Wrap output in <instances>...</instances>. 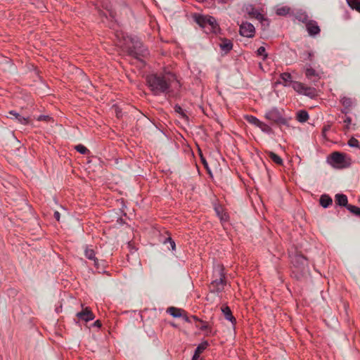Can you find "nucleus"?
Here are the masks:
<instances>
[{
    "label": "nucleus",
    "instance_id": "1",
    "mask_svg": "<svg viewBox=\"0 0 360 360\" xmlns=\"http://www.w3.org/2000/svg\"><path fill=\"white\" fill-rule=\"evenodd\" d=\"M176 79V76L172 73L166 75L153 74L148 75L146 77L147 84L154 95L169 93L171 83Z\"/></svg>",
    "mask_w": 360,
    "mask_h": 360
},
{
    "label": "nucleus",
    "instance_id": "2",
    "mask_svg": "<svg viewBox=\"0 0 360 360\" xmlns=\"http://www.w3.org/2000/svg\"><path fill=\"white\" fill-rule=\"evenodd\" d=\"M291 262L292 264V276L297 280H302L307 277L309 274V269L307 259L301 253L297 251L293 253L292 252Z\"/></svg>",
    "mask_w": 360,
    "mask_h": 360
},
{
    "label": "nucleus",
    "instance_id": "3",
    "mask_svg": "<svg viewBox=\"0 0 360 360\" xmlns=\"http://www.w3.org/2000/svg\"><path fill=\"white\" fill-rule=\"evenodd\" d=\"M124 49L128 56L141 60V57H145L148 54L147 49L137 37H127L124 38Z\"/></svg>",
    "mask_w": 360,
    "mask_h": 360
},
{
    "label": "nucleus",
    "instance_id": "4",
    "mask_svg": "<svg viewBox=\"0 0 360 360\" xmlns=\"http://www.w3.org/2000/svg\"><path fill=\"white\" fill-rule=\"evenodd\" d=\"M328 162L333 167L338 168H343L349 165L346 154L338 151L332 153L328 158Z\"/></svg>",
    "mask_w": 360,
    "mask_h": 360
},
{
    "label": "nucleus",
    "instance_id": "5",
    "mask_svg": "<svg viewBox=\"0 0 360 360\" xmlns=\"http://www.w3.org/2000/svg\"><path fill=\"white\" fill-rule=\"evenodd\" d=\"M217 267L219 270V279L213 281L210 284V288H212V291L221 292L224 290V286L226 283L224 266L222 264H218Z\"/></svg>",
    "mask_w": 360,
    "mask_h": 360
},
{
    "label": "nucleus",
    "instance_id": "6",
    "mask_svg": "<svg viewBox=\"0 0 360 360\" xmlns=\"http://www.w3.org/2000/svg\"><path fill=\"white\" fill-rule=\"evenodd\" d=\"M265 118L277 124H287V120L283 117L281 112L276 108L267 112L265 115Z\"/></svg>",
    "mask_w": 360,
    "mask_h": 360
},
{
    "label": "nucleus",
    "instance_id": "7",
    "mask_svg": "<svg viewBox=\"0 0 360 360\" xmlns=\"http://www.w3.org/2000/svg\"><path fill=\"white\" fill-rule=\"evenodd\" d=\"M243 11H245L250 18H255L263 23L264 21H268L258 11L255 10L252 4H248L244 6Z\"/></svg>",
    "mask_w": 360,
    "mask_h": 360
},
{
    "label": "nucleus",
    "instance_id": "8",
    "mask_svg": "<svg viewBox=\"0 0 360 360\" xmlns=\"http://www.w3.org/2000/svg\"><path fill=\"white\" fill-rule=\"evenodd\" d=\"M239 32L243 37L251 38L254 37L255 29L251 23L246 22L240 25Z\"/></svg>",
    "mask_w": 360,
    "mask_h": 360
},
{
    "label": "nucleus",
    "instance_id": "9",
    "mask_svg": "<svg viewBox=\"0 0 360 360\" xmlns=\"http://www.w3.org/2000/svg\"><path fill=\"white\" fill-rule=\"evenodd\" d=\"M76 316L78 319L86 322L94 319V315L89 307L83 308Z\"/></svg>",
    "mask_w": 360,
    "mask_h": 360
},
{
    "label": "nucleus",
    "instance_id": "10",
    "mask_svg": "<svg viewBox=\"0 0 360 360\" xmlns=\"http://www.w3.org/2000/svg\"><path fill=\"white\" fill-rule=\"evenodd\" d=\"M335 202L337 205L340 207H345L347 210L348 206H351V205L348 204L347 197L345 194H336L335 196Z\"/></svg>",
    "mask_w": 360,
    "mask_h": 360
},
{
    "label": "nucleus",
    "instance_id": "11",
    "mask_svg": "<svg viewBox=\"0 0 360 360\" xmlns=\"http://www.w3.org/2000/svg\"><path fill=\"white\" fill-rule=\"evenodd\" d=\"M307 29L311 36H314L320 32V28L317 23L313 20L307 22Z\"/></svg>",
    "mask_w": 360,
    "mask_h": 360
},
{
    "label": "nucleus",
    "instance_id": "12",
    "mask_svg": "<svg viewBox=\"0 0 360 360\" xmlns=\"http://www.w3.org/2000/svg\"><path fill=\"white\" fill-rule=\"evenodd\" d=\"M222 313L224 315V317L226 320L230 321L232 323H236V319L233 316L232 312L229 307L226 305H223L221 308Z\"/></svg>",
    "mask_w": 360,
    "mask_h": 360
},
{
    "label": "nucleus",
    "instance_id": "13",
    "mask_svg": "<svg viewBox=\"0 0 360 360\" xmlns=\"http://www.w3.org/2000/svg\"><path fill=\"white\" fill-rule=\"evenodd\" d=\"M195 22L198 24L201 27H205L207 25V15L195 13L193 15Z\"/></svg>",
    "mask_w": 360,
    "mask_h": 360
},
{
    "label": "nucleus",
    "instance_id": "14",
    "mask_svg": "<svg viewBox=\"0 0 360 360\" xmlns=\"http://www.w3.org/2000/svg\"><path fill=\"white\" fill-rule=\"evenodd\" d=\"M219 46L222 51H224L225 53H228L232 49L233 43L230 39H223L219 44Z\"/></svg>",
    "mask_w": 360,
    "mask_h": 360
},
{
    "label": "nucleus",
    "instance_id": "15",
    "mask_svg": "<svg viewBox=\"0 0 360 360\" xmlns=\"http://www.w3.org/2000/svg\"><path fill=\"white\" fill-rule=\"evenodd\" d=\"M167 312L172 315L173 317L178 318L182 316L183 313H184L185 311L182 309L170 307L167 308Z\"/></svg>",
    "mask_w": 360,
    "mask_h": 360
},
{
    "label": "nucleus",
    "instance_id": "16",
    "mask_svg": "<svg viewBox=\"0 0 360 360\" xmlns=\"http://www.w3.org/2000/svg\"><path fill=\"white\" fill-rule=\"evenodd\" d=\"M319 202L322 207L326 208L328 207L329 205H332L333 200L329 195L323 194L320 197Z\"/></svg>",
    "mask_w": 360,
    "mask_h": 360
},
{
    "label": "nucleus",
    "instance_id": "17",
    "mask_svg": "<svg viewBox=\"0 0 360 360\" xmlns=\"http://www.w3.org/2000/svg\"><path fill=\"white\" fill-rule=\"evenodd\" d=\"M85 256L91 260H94L95 266L98 265V259L95 257V252L94 250L89 248L88 247L86 248L84 250Z\"/></svg>",
    "mask_w": 360,
    "mask_h": 360
},
{
    "label": "nucleus",
    "instance_id": "18",
    "mask_svg": "<svg viewBox=\"0 0 360 360\" xmlns=\"http://www.w3.org/2000/svg\"><path fill=\"white\" fill-rule=\"evenodd\" d=\"M269 158L276 164L278 165H283V160L272 151H266Z\"/></svg>",
    "mask_w": 360,
    "mask_h": 360
},
{
    "label": "nucleus",
    "instance_id": "19",
    "mask_svg": "<svg viewBox=\"0 0 360 360\" xmlns=\"http://www.w3.org/2000/svg\"><path fill=\"white\" fill-rule=\"evenodd\" d=\"M207 25L210 26V31L215 32L216 29H219V25L214 17L207 15Z\"/></svg>",
    "mask_w": 360,
    "mask_h": 360
},
{
    "label": "nucleus",
    "instance_id": "20",
    "mask_svg": "<svg viewBox=\"0 0 360 360\" xmlns=\"http://www.w3.org/2000/svg\"><path fill=\"white\" fill-rule=\"evenodd\" d=\"M290 84L292 85V87L294 89V90H295L298 93L302 94L303 90L305 87V86L302 83L295 81H290Z\"/></svg>",
    "mask_w": 360,
    "mask_h": 360
},
{
    "label": "nucleus",
    "instance_id": "21",
    "mask_svg": "<svg viewBox=\"0 0 360 360\" xmlns=\"http://www.w3.org/2000/svg\"><path fill=\"white\" fill-rule=\"evenodd\" d=\"M297 119L300 122H304L309 119V115L305 110H300L297 114Z\"/></svg>",
    "mask_w": 360,
    "mask_h": 360
},
{
    "label": "nucleus",
    "instance_id": "22",
    "mask_svg": "<svg viewBox=\"0 0 360 360\" xmlns=\"http://www.w3.org/2000/svg\"><path fill=\"white\" fill-rule=\"evenodd\" d=\"M9 114L15 116V117L18 120V122L22 124H27L28 123L27 118L22 117L20 114L15 112L13 110L10 111Z\"/></svg>",
    "mask_w": 360,
    "mask_h": 360
},
{
    "label": "nucleus",
    "instance_id": "23",
    "mask_svg": "<svg viewBox=\"0 0 360 360\" xmlns=\"http://www.w3.org/2000/svg\"><path fill=\"white\" fill-rule=\"evenodd\" d=\"M340 101L345 109H349V108H351L354 103L353 100L351 98L345 96H344Z\"/></svg>",
    "mask_w": 360,
    "mask_h": 360
},
{
    "label": "nucleus",
    "instance_id": "24",
    "mask_svg": "<svg viewBox=\"0 0 360 360\" xmlns=\"http://www.w3.org/2000/svg\"><path fill=\"white\" fill-rule=\"evenodd\" d=\"M302 94L307 96H309L311 98H314L316 95V89L314 88L309 87V86H306L303 90Z\"/></svg>",
    "mask_w": 360,
    "mask_h": 360
},
{
    "label": "nucleus",
    "instance_id": "25",
    "mask_svg": "<svg viewBox=\"0 0 360 360\" xmlns=\"http://www.w3.org/2000/svg\"><path fill=\"white\" fill-rule=\"evenodd\" d=\"M351 8L360 13V0H347Z\"/></svg>",
    "mask_w": 360,
    "mask_h": 360
},
{
    "label": "nucleus",
    "instance_id": "26",
    "mask_svg": "<svg viewBox=\"0 0 360 360\" xmlns=\"http://www.w3.org/2000/svg\"><path fill=\"white\" fill-rule=\"evenodd\" d=\"M245 120L249 122V123H251L252 124H255L256 126H259V123H260V120H259L257 117H254V116H252V115H246L245 117Z\"/></svg>",
    "mask_w": 360,
    "mask_h": 360
},
{
    "label": "nucleus",
    "instance_id": "27",
    "mask_svg": "<svg viewBox=\"0 0 360 360\" xmlns=\"http://www.w3.org/2000/svg\"><path fill=\"white\" fill-rule=\"evenodd\" d=\"M208 345V342L207 341H204L197 347L195 352L200 354L204 352V350L207 347Z\"/></svg>",
    "mask_w": 360,
    "mask_h": 360
},
{
    "label": "nucleus",
    "instance_id": "28",
    "mask_svg": "<svg viewBox=\"0 0 360 360\" xmlns=\"http://www.w3.org/2000/svg\"><path fill=\"white\" fill-rule=\"evenodd\" d=\"M348 210L353 214L360 217V207L351 205V206H348Z\"/></svg>",
    "mask_w": 360,
    "mask_h": 360
},
{
    "label": "nucleus",
    "instance_id": "29",
    "mask_svg": "<svg viewBox=\"0 0 360 360\" xmlns=\"http://www.w3.org/2000/svg\"><path fill=\"white\" fill-rule=\"evenodd\" d=\"M280 77H281V79H282L283 80V82L285 83H287L288 82H289L290 83V81H292L291 79H292V76L288 72H283V73L281 74L280 75ZM285 85L286 86L288 84H285Z\"/></svg>",
    "mask_w": 360,
    "mask_h": 360
},
{
    "label": "nucleus",
    "instance_id": "30",
    "mask_svg": "<svg viewBox=\"0 0 360 360\" xmlns=\"http://www.w3.org/2000/svg\"><path fill=\"white\" fill-rule=\"evenodd\" d=\"M258 127H259L264 132L269 134L272 133V129L269 125L262 122H260Z\"/></svg>",
    "mask_w": 360,
    "mask_h": 360
},
{
    "label": "nucleus",
    "instance_id": "31",
    "mask_svg": "<svg viewBox=\"0 0 360 360\" xmlns=\"http://www.w3.org/2000/svg\"><path fill=\"white\" fill-rule=\"evenodd\" d=\"M75 148L76 149V150L79 153H80L81 154H87L89 153V150L83 145L82 144H79L77 146H76L75 147Z\"/></svg>",
    "mask_w": 360,
    "mask_h": 360
},
{
    "label": "nucleus",
    "instance_id": "32",
    "mask_svg": "<svg viewBox=\"0 0 360 360\" xmlns=\"http://www.w3.org/2000/svg\"><path fill=\"white\" fill-rule=\"evenodd\" d=\"M348 145L350 146V147H356V148H358L360 149V145H359V141L354 138V137H352L349 141H348Z\"/></svg>",
    "mask_w": 360,
    "mask_h": 360
},
{
    "label": "nucleus",
    "instance_id": "33",
    "mask_svg": "<svg viewBox=\"0 0 360 360\" xmlns=\"http://www.w3.org/2000/svg\"><path fill=\"white\" fill-rule=\"evenodd\" d=\"M305 74L308 78H311L312 77L317 76L316 70L311 68H307Z\"/></svg>",
    "mask_w": 360,
    "mask_h": 360
},
{
    "label": "nucleus",
    "instance_id": "34",
    "mask_svg": "<svg viewBox=\"0 0 360 360\" xmlns=\"http://www.w3.org/2000/svg\"><path fill=\"white\" fill-rule=\"evenodd\" d=\"M174 110L176 112L180 114L183 118L186 119V120H188V116L184 112V111L180 105H176L174 106Z\"/></svg>",
    "mask_w": 360,
    "mask_h": 360
},
{
    "label": "nucleus",
    "instance_id": "35",
    "mask_svg": "<svg viewBox=\"0 0 360 360\" xmlns=\"http://www.w3.org/2000/svg\"><path fill=\"white\" fill-rule=\"evenodd\" d=\"M289 11H290L289 8H288L286 6H283V7H281V8L277 9L276 14L278 15H285L287 13H288Z\"/></svg>",
    "mask_w": 360,
    "mask_h": 360
},
{
    "label": "nucleus",
    "instance_id": "36",
    "mask_svg": "<svg viewBox=\"0 0 360 360\" xmlns=\"http://www.w3.org/2000/svg\"><path fill=\"white\" fill-rule=\"evenodd\" d=\"M0 64L1 65H4L11 66L12 65V61H11V59H9L7 57L1 56L0 57Z\"/></svg>",
    "mask_w": 360,
    "mask_h": 360
},
{
    "label": "nucleus",
    "instance_id": "37",
    "mask_svg": "<svg viewBox=\"0 0 360 360\" xmlns=\"http://www.w3.org/2000/svg\"><path fill=\"white\" fill-rule=\"evenodd\" d=\"M258 56H263V60H265L268 55L266 53V49L264 46H260L257 51Z\"/></svg>",
    "mask_w": 360,
    "mask_h": 360
},
{
    "label": "nucleus",
    "instance_id": "38",
    "mask_svg": "<svg viewBox=\"0 0 360 360\" xmlns=\"http://www.w3.org/2000/svg\"><path fill=\"white\" fill-rule=\"evenodd\" d=\"M167 242L169 243L172 250H175L176 249V244L175 242L172 239L170 236H168L165 240L163 241L164 243H167Z\"/></svg>",
    "mask_w": 360,
    "mask_h": 360
},
{
    "label": "nucleus",
    "instance_id": "39",
    "mask_svg": "<svg viewBox=\"0 0 360 360\" xmlns=\"http://www.w3.org/2000/svg\"><path fill=\"white\" fill-rule=\"evenodd\" d=\"M200 158H201V161H202V163L203 164L204 167L206 168L207 172L210 174V171L209 169L208 165H207V162L206 160L205 159V158L202 155H201Z\"/></svg>",
    "mask_w": 360,
    "mask_h": 360
},
{
    "label": "nucleus",
    "instance_id": "40",
    "mask_svg": "<svg viewBox=\"0 0 360 360\" xmlns=\"http://www.w3.org/2000/svg\"><path fill=\"white\" fill-rule=\"evenodd\" d=\"M39 121L44 120V121H49L51 120V117L49 115H40L38 119Z\"/></svg>",
    "mask_w": 360,
    "mask_h": 360
},
{
    "label": "nucleus",
    "instance_id": "41",
    "mask_svg": "<svg viewBox=\"0 0 360 360\" xmlns=\"http://www.w3.org/2000/svg\"><path fill=\"white\" fill-rule=\"evenodd\" d=\"M330 129V125H325L322 129V134L323 136H326V131H328Z\"/></svg>",
    "mask_w": 360,
    "mask_h": 360
},
{
    "label": "nucleus",
    "instance_id": "42",
    "mask_svg": "<svg viewBox=\"0 0 360 360\" xmlns=\"http://www.w3.org/2000/svg\"><path fill=\"white\" fill-rule=\"evenodd\" d=\"M352 119L349 117H347L345 120L344 122L347 124L346 129H348V125L351 123Z\"/></svg>",
    "mask_w": 360,
    "mask_h": 360
},
{
    "label": "nucleus",
    "instance_id": "43",
    "mask_svg": "<svg viewBox=\"0 0 360 360\" xmlns=\"http://www.w3.org/2000/svg\"><path fill=\"white\" fill-rule=\"evenodd\" d=\"M54 218L57 220V221H59L60 220V213L58 212V211H56L54 212Z\"/></svg>",
    "mask_w": 360,
    "mask_h": 360
},
{
    "label": "nucleus",
    "instance_id": "44",
    "mask_svg": "<svg viewBox=\"0 0 360 360\" xmlns=\"http://www.w3.org/2000/svg\"><path fill=\"white\" fill-rule=\"evenodd\" d=\"M192 360H200V354L195 352Z\"/></svg>",
    "mask_w": 360,
    "mask_h": 360
},
{
    "label": "nucleus",
    "instance_id": "45",
    "mask_svg": "<svg viewBox=\"0 0 360 360\" xmlns=\"http://www.w3.org/2000/svg\"><path fill=\"white\" fill-rule=\"evenodd\" d=\"M182 317L184 318V319L186 321V322H191V320H190V318L186 315V314L184 312L183 313V316Z\"/></svg>",
    "mask_w": 360,
    "mask_h": 360
},
{
    "label": "nucleus",
    "instance_id": "46",
    "mask_svg": "<svg viewBox=\"0 0 360 360\" xmlns=\"http://www.w3.org/2000/svg\"><path fill=\"white\" fill-rule=\"evenodd\" d=\"M200 328V330H202L203 331H205V330H207L209 329V326L207 325H206V324H204Z\"/></svg>",
    "mask_w": 360,
    "mask_h": 360
},
{
    "label": "nucleus",
    "instance_id": "47",
    "mask_svg": "<svg viewBox=\"0 0 360 360\" xmlns=\"http://www.w3.org/2000/svg\"><path fill=\"white\" fill-rule=\"evenodd\" d=\"M94 326L100 328L101 326V322L99 320H97L94 322Z\"/></svg>",
    "mask_w": 360,
    "mask_h": 360
},
{
    "label": "nucleus",
    "instance_id": "48",
    "mask_svg": "<svg viewBox=\"0 0 360 360\" xmlns=\"http://www.w3.org/2000/svg\"><path fill=\"white\" fill-rule=\"evenodd\" d=\"M300 20H302L304 22H307V15H304V16L300 17Z\"/></svg>",
    "mask_w": 360,
    "mask_h": 360
},
{
    "label": "nucleus",
    "instance_id": "49",
    "mask_svg": "<svg viewBox=\"0 0 360 360\" xmlns=\"http://www.w3.org/2000/svg\"><path fill=\"white\" fill-rule=\"evenodd\" d=\"M191 318H192L193 319H194L195 321H200V322H201V323H203V321H202V320L199 319H198L197 316H191Z\"/></svg>",
    "mask_w": 360,
    "mask_h": 360
},
{
    "label": "nucleus",
    "instance_id": "50",
    "mask_svg": "<svg viewBox=\"0 0 360 360\" xmlns=\"http://www.w3.org/2000/svg\"><path fill=\"white\" fill-rule=\"evenodd\" d=\"M341 112L344 114H347L348 113V109H345L344 108L343 110H341Z\"/></svg>",
    "mask_w": 360,
    "mask_h": 360
},
{
    "label": "nucleus",
    "instance_id": "51",
    "mask_svg": "<svg viewBox=\"0 0 360 360\" xmlns=\"http://www.w3.org/2000/svg\"><path fill=\"white\" fill-rule=\"evenodd\" d=\"M262 25L263 26H264V25H266L268 26V25H269V20H268V21H264V22H263V23H262Z\"/></svg>",
    "mask_w": 360,
    "mask_h": 360
},
{
    "label": "nucleus",
    "instance_id": "52",
    "mask_svg": "<svg viewBox=\"0 0 360 360\" xmlns=\"http://www.w3.org/2000/svg\"><path fill=\"white\" fill-rule=\"evenodd\" d=\"M215 210H216V212H217V215H219V214H220V211L219 210V209L216 208V209H215Z\"/></svg>",
    "mask_w": 360,
    "mask_h": 360
},
{
    "label": "nucleus",
    "instance_id": "53",
    "mask_svg": "<svg viewBox=\"0 0 360 360\" xmlns=\"http://www.w3.org/2000/svg\"><path fill=\"white\" fill-rule=\"evenodd\" d=\"M225 217H226V214H224V216H222V217H221V219L222 220H224V219H226V218H225Z\"/></svg>",
    "mask_w": 360,
    "mask_h": 360
},
{
    "label": "nucleus",
    "instance_id": "54",
    "mask_svg": "<svg viewBox=\"0 0 360 360\" xmlns=\"http://www.w3.org/2000/svg\"><path fill=\"white\" fill-rule=\"evenodd\" d=\"M308 56H309V58H310L311 57V53H308Z\"/></svg>",
    "mask_w": 360,
    "mask_h": 360
},
{
    "label": "nucleus",
    "instance_id": "55",
    "mask_svg": "<svg viewBox=\"0 0 360 360\" xmlns=\"http://www.w3.org/2000/svg\"><path fill=\"white\" fill-rule=\"evenodd\" d=\"M171 325H172L173 327H176V324H174V323H171Z\"/></svg>",
    "mask_w": 360,
    "mask_h": 360
}]
</instances>
